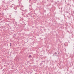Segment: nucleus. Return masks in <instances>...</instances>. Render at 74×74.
Segmentation results:
<instances>
[{
    "label": "nucleus",
    "mask_w": 74,
    "mask_h": 74,
    "mask_svg": "<svg viewBox=\"0 0 74 74\" xmlns=\"http://www.w3.org/2000/svg\"><path fill=\"white\" fill-rule=\"evenodd\" d=\"M10 5H9L11 7H13L14 6V4H12L10 3Z\"/></svg>",
    "instance_id": "1"
},
{
    "label": "nucleus",
    "mask_w": 74,
    "mask_h": 74,
    "mask_svg": "<svg viewBox=\"0 0 74 74\" xmlns=\"http://www.w3.org/2000/svg\"><path fill=\"white\" fill-rule=\"evenodd\" d=\"M16 36V35L15 34H14V36H13V38H15V37Z\"/></svg>",
    "instance_id": "2"
},
{
    "label": "nucleus",
    "mask_w": 74,
    "mask_h": 74,
    "mask_svg": "<svg viewBox=\"0 0 74 74\" xmlns=\"http://www.w3.org/2000/svg\"><path fill=\"white\" fill-rule=\"evenodd\" d=\"M14 10H16L17 9V7L16 6L14 7Z\"/></svg>",
    "instance_id": "3"
},
{
    "label": "nucleus",
    "mask_w": 74,
    "mask_h": 74,
    "mask_svg": "<svg viewBox=\"0 0 74 74\" xmlns=\"http://www.w3.org/2000/svg\"><path fill=\"white\" fill-rule=\"evenodd\" d=\"M23 8V7H20V10H21L22 11H23V10L22 9V8Z\"/></svg>",
    "instance_id": "4"
},
{
    "label": "nucleus",
    "mask_w": 74,
    "mask_h": 74,
    "mask_svg": "<svg viewBox=\"0 0 74 74\" xmlns=\"http://www.w3.org/2000/svg\"><path fill=\"white\" fill-rule=\"evenodd\" d=\"M29 58H32V56L29 55Z\"/></svg>",
    "instance_id": "5"
},
{
    "label": "nucleus",
    "mask_w": 74,
    "mask_h": 74,
    "mask_svg": "<svg viewBox=\"0 0 74 74\" xmlns=\"http://www.w3.org/2000/svg\"><path fill=\"white\" fill-rule=\"evenodd\" d=\"M25 12H27V10H25Z\"/></svg>",
    "instance_id": "6"
},
{
    "label": "nucleus",
    "mask_w": 74,
    "mask_h": 74,
    "mask_svg": "<svg viewBox=\"0 0 74 74\" xmlns=\"http://www.w3.org/2000/svg\"><path fill=\"white\" fill-rule=\"evenodd\" d=\"M11 44V43H10V47H12Z\"/></svg>",
    "instance_id": "7"
},
{
    "label": "nucleus",
    "mask_w": 74,
    "mask_h": 74,
    "mask_svg": "<svg viewBox=\"0 0 74 74\" xmlns=\"http://www.w3.org/2000/svg\"><path fill=\"white\" fill-rule=\"evenodd\" d=\"M43 63V62L42 61L41 63H40L41 64H42Z\"/></svg>",
    "instance_id": "8"
},
{
    "label": "nucleus",
    "mask_w": 74,
    "mask_h": 74,
    "mask_svg": "<svg viewBox=\"0 0 74 74\" xmlns=\"http://www.w3.org/2000/svg\"><path fill=\"white\" fill-rule=\"evenodd\" d=\"M2 16H4V14L3 13L2 14Z\"/></svg>",
    "instance_id": "9"
},
{
    "label": "nucleus",
    "mask_w": 74,
    "mask_h": 74,
    "mask_svg": "<svg viewBox=\"0 0 74 74\" xmlns=\"http://www.w3.org/2000/svg\"><path fill=\"white\" fill-rule=\"evenodd\" d=\"M55 53V54H57V53L56 52Z\"/></svg>",
    "instance_id": "10"
},
{
    "label": "nucleus",
    "mask_w": 74,
    "mask_h": 74,
    "mask_svg": "<svg viewBox=\"0 0 74 74\" xmlns=\"http://www.w3.org/2000/svg\"><path fill=\"white\" fill-rule=\"evenodd\" d=\"M54 55H55V53H53V56H54Z\"/></svg>",
    "instance_id": "11"
},
{
    "label": "nucleus",
    "mask_w": 74,
    "mask_h": 74,
    "mask_svg": "<svg viewBox=\"0 0 74 74\" xmlns=\"http://www.w3.org/2000/svg\"><path fill=\"white\" fill-rule=\"evenodd\" d=\"M14 0H11V1H14Z\"/></svg>",
    "instance_id": "12"
},
{
    "label": "nucleus",
    "mask_w": 74,
    "mask_h": 74,
    "mask_svg": "<svg viewBox=\"0 0 74 74\" xmlns=\"http://www.w3.org/2000/svg\"><path fill=\"white\" fill-rule=\"evenodd\" d=\"M68 12L67 11H66V13H68Z\"/></svg>",
    "instance_id": "13"
},
{
    "label": "nucleus",
    "mask_w": 74,
    "mask_h": 74,
    "mask_svg": "<svg viewBox=\"0 0 74 74\" xmlns=\"http://www.w3.org/2000/svg\"><path fill=\"white\" fill-rule=\"evenodd\" d=\"M15 12H16L17 13V12L15 11Z\"/></svg>",
    "instance_id": "14"
},
{
    "label": "nucleus",
    "mask_w": 74,
    "mask_h": 74,
    "mask_svg": "<svg viewBox=\"0 0 74 74\" xmlns=\"http://www.w3.org/2000/svg\"><path fill=\"white\" fill-rule=\"evenodd\" d=\"M59 9H60V8H59Z\"/></svg>",
    "instance_id": "15"
},
{
    "label": "nucleus",
    "mask_w": 74,
    "mask_h": 74,
    "mask_svg": "<svg viewBox=\"0 0 74 74\" xmlns=\"http://www.w3.org/2000/svg\"><path fill=\"white\" fill-rule=\"evenodd\" d=\"M10 1H11V0H10Z\"/></svg>",
    "instance_id": "16"
},
{
    "label": "nucleus",
    "mask_w": 74,
    "mask_h": 74,
    "mask_svg": "<svg viewBox=\"0 0 74 74\" xmlns=\"http://www.w3.org/2000/svg\"><path fill=\"white\" fill-rule=\"evenodd\" d=\"M65 2H66V0H65Z\"/></svg>",
    "instance_id": "17"
},
{
    "label": "nucleus",
    "mask_w": 74,
    "mask_h": 74,
    "mask_svg": "<svg viewBox=\"0 0 74 74\" xmlns=\"http://www.w3.org/2000/svg\"><path fill=\"white\" fill-rule=\"evenodd\" d=\"M55 56H56V55H55Z\"/></svg>",
    "instance_id": "18"
},
{
    "label": "nucleus",
    "mask_w": 74,
    "mask_h": 74,
    "mask_svg": "<svg viewBox=\"0 0 74 74\" xmlns=\"http://www.w3.org/2000/svg\"><path fill=\"white\" fill-rule=\"evenodd\" d=\"M59 54V53L58 54Z\"/></svg>",
    "instance_id": "19"
}]
</instances>
